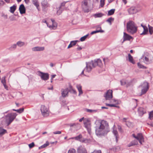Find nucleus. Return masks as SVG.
Instances as JSON below:
<instances>
[{
	"mask_svg": "<svg viewBox=\"0 0 153 153\" xmlns=\"http://www.w3.org/2000/svg\"><path fill=\"white\" fill-rule=\"evenodd\" d=\"M96 133L98 136L104 135L109 131L108 124L106 121L102 120L96 123Z\"/></svg>",
	"mask_w": 153,
	"mask_h": 153,
	"instance_id": "f257e3e1",
	"label": "nucleus"
},
{
	"mask_svg": "<svg viewBox=\"0 0 153 153\" xmlns=\"http://www.w3.org/2000/svg\"><path fill=\"white\" fill-rule=\"evenodd\" d=\"M86 66L84 70L82 71V74H83L84 71L89 73L91 71L93 68H94L97 66L101 67L102 65V61L100 59L95 60L94 61L92 60L90 62H86Z\"/></svg>",
	"mask_w": 153,
	"mask_h": 153,
	"instance_id": "f03ea898",
	"label": "nucleus"
},
{
	"mask_svg": "<svg viewBox=\"0 0 153 153\" xmlns=\"http://www.w3.org/2000/svg\"><path fill=\"white\" fill-rule=\"evenodd\" d=\"M126 27L127 31L131 34H133L137 31V27L134 23L132 21H129L127 23Z\"/></svg>",
	"mask_w": 153,
	"mask_h": 153,
	"instance_id": "7ed1b4c3",
	"label": "nucleus"
},
{
	"mask_svg": "<svg viewBox=\"0 0 153 153\" xmlns=\"http://www.w3.org/2000/svg\"><path fill=\"white\" fill-rule=\"evenodd\" d=\"M17 114L16 113H10L8 114L5 117V124L8 126L15 118Z\"/></svg>",
	"mask_w": 153,
	"mask_h": 153,
	"instance_id": "20e7f679",
	"label": "nucleus"
},
{
	"mask_svg": "<svg viewBox=\"0 0 153 153\" xmlns=\"http://www.w3.org/2000/svg\"><path fill=\"white\" fill-rule=\"evenodd\" d=\"M38 75L40 76L41 79L44 81H47L49 78V74L48 73H45L40 71L37 72Z\"/></svg>",
	"mask_w": 153,
	"mask_h": 153,
	"instance_id": "39448f33",
	"label": "nucleus"
},
{
	"mask_svg": "<svg viewBox=\"0 0 153 153\" xmlns=\"http://www.w3.org/2000/svg\"><path fill=\"white\" fill-rule=\"evenodd\" d=\"M132 136L138 140L140 144H142V142H144V138L141 133H138L137 136H136L134 134H133Z\"/></svg>",
	"mask_w": 153,
	"mask_h": 153,
	"instance_id": "423d86ee",
	"label": "nucleus"
},
{
	"mask_svg": "<svg viewBox=\"0 0 153 153\" xmlns=\"http://www.w3.org/2000/svg\"><path fill=\"white\" fill-rule=\"evenodd\" d=\"M40 110L42 115L44 116H47L49 115V111L48 109L45 106L42 105Z\"/></svg>",
	"mask_w": 153,
	"mask_h": 153,
	"instance_id": "0eeeda50",
	"label": "nucleus"
},
{
	"mask_svg": "<svg viewBox=\"0 0 153 153\" xmlns=\"http://www.w3.org/2000/svg\"><path fill=\"white\" fill-rule=\"evenodd\" d=\"M41 4L42 10L44 11H46L47 8L50 6V5L48 3L47 0H43L42 1Z\"/></svg>",
	"mask_w": 153,
	"mask_h": 153,
	"instance_id": "6e6552de",
	"label": "nucleus"
},
{
	"mask_svg": "<svg viewBox=\"0 0 153 153\" xmlns=\"http://www.w3.org/2000/svg\"><path fill=\"white\" fill-rule=\"evenodd\" d=\"M104 96L107 100L112 98L113 97L112 91L110 90H108Z\"/></svg>",
	"mask_w": 153,
	"mask_h": 153,
	"instance_id": "1a4fd4ad",
	"label": "nucleus"
},
{
	"mask_svg": "<svg viewBox=\"0 0 153 153\" xmlns=\"http://www.w3.org/2000/svg\"><path fill=\"white\" fill-rule=\"evenodd\" d=\"M123 40L122 43H123L125 41L127 40H130L131 39H133V37L129 35L125 32L123 33Z\"/></svg>",
	"mask_w": 153,
	"mask_h": 153,
	"instance_id": "9d476101",
	"label": "nucleus"
},
{
	"mask_svg": "<svg viewBox=\"0 0 153 153\" xmlns=\"http://www.w3.org/2000/svg\"><path fill=\"white\" fill-rule=\"evenodd\" d=\"M77 153H88L86 149L82 146H79L77 149Z\"/></svg>",
	"mask_w": 153,
	"mask_h": 153,
	"instance_id": "9b49d317",
	"label": "nucleus"
},
{
	"mask_svg": "<svg viewBox=\"0 0 153 153\" xmlns=\"http://www.w3.org/2000/svg\"><path fill=\"white\" fill-rule=\"evenodd\" d=\"M71 127H73L75 129L77 130L80 128V125L79 123H74L68 125Z\"/></svg>",
	"mask_w": 153,
	"mask_h": 153,
	"instance_id": "f8f14e48",
	"label": "nucleus"
},
{
	"mask_svg": "<svg viewBox=\"0 0 153 153\" xmlns=\"http://www.w3.org/2000/svg\"><path fill=\"white\" fill-rule=\"evenodd\" d=\"M19 10L21 14H24L26 12L25 8L23 4H21L19 8Z\"/></svg>",
	"mask_w": 153,
	"mask_h": 153,
	"instance_id": "ddd939ff",
	"label": "nucleus"
},
{
	"mask_svg": "<svg viewBox=\"0 0 153 153\" xmlns=\"http://www.w3.org/2000/svg\"><path fill=\"white\" fill-rule=\"evenodd\" d=\"M61 91V94L62 97H65L68 96V88H66L65 89H62Z\"/></svg>",
	"mask_w": 153,
	"mask_h": 153,
	"instance_id": "4468645a",
	"label": "nucleus"
},
{
	"mask_svg": "<svg viewBox=\"0 0 153 153\" xmlns=\"http://www.w3.org/2000/svg\"><path fill=\"white\" fill-rule=\"evenodd\" d=\"M45 49V48L44 47H35L32 48L33 51H43Z\"/></svg>",
	"mask_w": 153,
	"mask_h": 153,
	"instance_id": "2eb2a0df",
	"label": "nucleus"
},
{
	"mask_svg": "<svg viewBox=\"0 0 153 153\" xmlns=\"http://www.w3.org/2000/svg\"><path fill=\"white\" fill-rule=\"evenodd\" d=\"M128 12L129 14H131L136 13L137 11L135 7H131L128 10Z\"/></svg>",
	"mask_w": 153,
	"mask_h": 153,
	"instance_id": "dca6fc26",
	"label": "nucleus"
},
{
	"mask_svg": "<svg viewBox=\"0 0 153 153\" xmlns=\"http://www.w3.org/2000/svg\"><path fill=\"white\" fill-rule=\"evenodd\" d=\"M96 27H97V29H98V28H100V30H97L94 31L92 32L91 33V35H93L94 34H95V33H99V32L103 33L104 32V31L103 30H102L101 27L100 26H99V25L97 26Z\"/></svg>",
	"mask_w": 153,
	"mask_h": 153,
	"instance_id": "f3484780",
	"label": "nucleus"
},
{
	"mask_svg": "<svg viewBox=\"0 0 153 153\" xmlns=\"http://www.w3.org/2000/svg\"><path fill=\"white\" fill-rule=\"evenodd\" d=\"M32 2L33 4L36 7L38 10H39V3L38 2V0H32Z\"/></svg>",
	"mask_w": 153,
	"mask_h": 153,
	"instance_id": "a211bd4d",
	"label": "nucleus"
},
{
	"mask_svg": "<svg viewBox=\"0 0 153 153\" xmlns=\"http://www.w3.org/2000/svg\"><path fill=\"white\" fill-rule=\"evenodd\" d=\"M68 91L71 93L74 94H76L77 92L76 90L73 89L72 86L69 85V88H68Z\"/></svg>",
	"mask_w": 153,
	"mask_h": 153,
	"instance_id": "6ab92c4d",
	"label": "nucleus"
},
{
	"mask_svg": "<svg viewBox=\"0 0 153 153\" xmlns=\"http://www.w3.org/2000/svg\"><path fill=\"white\" fill-rule=\"evenodd\" d=\"M113 133L115 137L116 142H117L119 138V135L117 131L116 130H115L113 129Z\"/></svg>",
	"mask_w": 153,
	"mask_h": 153,
	"instance_id": "aec40b11",
	"label": "nucleus"
},
{
	"mask_svg": "<svg viewBox=\"0 0 153 153\" xmlns=\"http://www.w3.org/2000/svg\"><path fill=\"white\" fill-rule=\"evenodd\" d=\"M78 41V40H74L71 41L70 44L68 47V48H69L72 47L73 46L75 45Z\"/></svg>",
	"mask_w": 153,
	"mask_h": 153,
	"instance_id": "412c9836",
	"label": "nucleus"
},
{
	"mask_svg": "<svg viewBox=\"0 0 153 153\" xmlns=\"http://www.w3.org/2000/svg\"><path fill=\"white\" fill-rule=\"evenodd\" d=\"M76 87L79 92V96L83 93L82 89V86L79 84H77L76 85Z\"/></svg>",
	"mask_w": 153,
	"mask_h": 153,
	"instance_id": "4be33fe9",
	"label": "nucleus"
},
{
	"mask_svg": "<svg viewBox=\"0 0 153 153\" xmlns=\"http://www.w3.org/2000/svg\"><path fill=\"white\" fill-rule=\"evenodd\" d=\"M142 87V88H149V83L148 82H144L143 84L139 86Z\"/></svg>",
	"mask_w": 153,
	"mask_h": 153,
	"instance_id": "5701e85b",
	"label": "nucleus"
},
{
	"mask_svg": "<svg viewBox=\"0 0 153 153\" xmlns=\"http://www.w3.org/2000/svg\"><path fill=\"white\" fill-rule=\"evenodd\" d=\"M7 133L6 130L0 127V136L1 137Z\"/></svg>",
	"mask_w": 153,
	"mask_h": 153,
	"instance_id": "b1692460",
	"label": "nucleus"
},
{
	"mask_svg": "<svg viewBox=\"0 0 153 153\" xmlns=\"http://www.w3.org/2000/svg\"><path fill=\"white\" fill-rule=\"evenodd\" d=\"M138 144V142L136 140H134L131 142L128 145V147H130L131 146L137 145Z\"/></svg>",
	"mask_w": 153,
	"mask_h": 153,
	"instance_id": "393cba45",
	"label": "nucleus"
},
{
	"mask_svg": "<svg viewBox=\"0 0 153 153\" xmlns=\"http://www.w3.org/2000/svg\"><path fill=\"white\" fill-rule=\"evenodd\" d=\"M129 61L133 64L135 63L134 61L133 60V57L131 55L130 53L128 54Z\"/></svg>",
	"mask_w": 153,
	"mask_h": 153,
	"instance_id": "a878e982",
	"label": "nucleus"
},
{
	"mask_svg": "<svg viewBox=\"0 0 153 153\" xmlns=\"http://www.w3.org/2000/svg\"><path fill=\"white\" fill-rule=\"evenodd\" d=\"M49 144V143L48 141H46V143L44 144L43 145L39 147L38 148L39 149H42L48 146Z\"/></svg>",
	"mask_w": 153,
	"mask_h": 153,
	"instance_id": "bb28decb",
	"label": "nucleus"
},
{
	"mask_svg": "<svg viewBox=\"0 0 153 153\" xmlns=\"http://www.w3.org/2000/svg\"><path fill=\"white\" fill-rule=\"evenodd\" d=\"M138 111L139 114L141 115H143L146 112V111L142 108H139L138 109Z\"/></svg>",
	"mask_w": 153,
	"mask_h": 153,
	"instance_id": "cd10ccee",
	"label": "nucleus"
},
{
	"mask_svg": "<svg viewBox=\"0 0 153 153\" xmlns=\"http://www.w3.org/2000/svg\"><path fill=\"white\" fill-rule=\"evenodd\" d=\"M10 9V11L12 13H14L16 9V6L14 5L13 6L11 7Z\"/></svg>",
	"mask_w": 153,
	"mask_h": 153,
	"instance_id": "c85d7f7f",
	"label": "nucleus"
},
{
	"mask_svg": "<svg viewBox=\"0 0 153 153\" xmlns=\"http://www.w3.org/2000/svg\"><path fill=\"white\" fill-rule=\"evenodd\" d=\"M25 42H22L21 41H19L17 42L16 45L18 46L19 47H22L24 45H25Z\"/></svg>",
	"mask_w": 153,
	"mask_h": 153,
	"instance_id": "c756f323",
	"label": "nucleus"
},
{
	"mask_svg": "<svg viewBox=\"0 0 153 153\" xmlns=\"http://www.w3.org/2000/svg\"><path fill=\"white\" fill-rule=\"evenodd\" d=\"M144 30L143 33L140 34V35H146L148 33V30L147 27H143Z\"/></svg>",
	"mask_w": 153,
	"mask_h": 153,
	"instance_id": "7c9ffc66",
	"label": "nucleus"
},
{
	"mask_svg": "<svg viewBox=\"0 0 153 153\" xmlns=\"http://www.w3.org/2000/svg\"><path fill=\"white\" fill-rule=\"evenodd\" d=\"M115 11V9H113L109 10L107 14L108 16H111L113 15Z\"/></svg>",
	"mask_w": 153,
	"mask_h": 153,
	"instance_id": "2f4dec72",
	"label": "nucleus"
},
{
	"mask_svg": "<svg viewBox=\"0 0 153 153\" xmlns=\"http://www.w3.org/2000/svg\"><path fill=\"white\" fill-rule=\"evenodd\" d=\"M82 7L84 12L87 13L89 12V7L88 5L86 6H82Z\"/></svg>",
	"mask_w": 153,
	"mask_h": 153,
	"instance_id": "473e14b6",
	"label": "nucleus"
},
{
	"mask_svg": "<svg viewBox=\"0 0 153 153\" xmlns=\"http://www.w3.org/2000/svg\"><path fill=\"white\" fill-rule=\"evenodd\" d=\"M24 110V108H19V109H12V110L14 111H16L17 112L19 113H22L23 111Z\"/></svg>",
	"mask_w": 153,
	"mask_h": 153,
	"instance_id": "72a5a7b5",
	"label": "nucleus"
},
{
	"mask_svg": "<svg viewBox=\"0 0 153 153\" xmlns=\"http://www.w3.org/2000/svg\"><path fill=\"white\" fill-rule=\"evenodd\" d=\"M17 47L16 44H14L11 45V46L9 48V50L10 51H13Z\"/></svg>",
	"mask_w": 153,
	"mask_h": 153,
	"instance_id": "f704fd0d",
	"label": "nucleus"
},
{
	"mask_svg": "<svg viewBox=\"0 0 153 153\" xmlns=\"http://www.w3.org/2000/svg\"><path fill=\"white\" fill-rule=\"evenodd\" d=\"M82 135L81 134H80L79 135L75 137V139L80 141H82V140L80 139L82 138Z\"/></svg>",
	"mask_w": 153,
	"mask_h": 153,
	"instance_id": "c9c22d12",
	"label": "nucleus"
},
{
	"mask_svg": "<svg viewBox=\"0 0 153 153\" xmlns=\"http://www.w3.org/2000/svg\"><path fill=\"white\" fill-rule=\"evenodd\" d=\"M149 88H143L141 90V95L144 94L146 93Z\"/></svg>",
	"mask_w": 153,
	"mask_h": 153,
	"instance_id": "e433bc0d",
	"label": "nucleus"
},
{
	"mask_svg": "<svg viewBox=\"0 0 153 153\" xmlns=\"http://www.w3.org/2000/svg\"><path fill=\"white\" fill-rule=\"evenodd\" d=\"M97 110H91L88 109H86V111L89 113H95L97 112Z\"/></svg>",
	"mask_w": 153,
	"mask_h": 153,
	"instance_id": "4c0bfd02",
	"label": "nucleus"
},
{
	"mask_svg": "<svg viewBox=\"0 0 153 153\" xmlns=\"http://www.w3.org/2000/svg\"><path fill=\"white\" fill-rule=\"evenodd\" d=\"M137 65L138 67L140 68H143L144 69H146L147 68L144 66V65H142L141 64H140L139 63H137Z\"/></svg>",
	"mask_w": 153,
	"mask_h": 153,
	"instance_id": "58836bf2",
	"label": "nucleus"
},
{
	"mask_svg": "<svg viewBox=\"0 0 153 153\" xmlns=\"http://www.w3.org/2000/svg\"><path fill=\"white\" fill-rule=\"evenodd\" d=\"M149 31L150 34L152 35L153 33V27L150 26L149 25H148Z\"/></svg>",
	"mask_w": 153,
	"mask_h": 153,
	"instance_id": "ea45409f",
	"label": "nucleus"
},
{
	"mask_svg": "<svg viewBox=\"0 0 153 153\" xmlns=\"http://www.w3.org/2000/svg\"><path fill=\"white\" fill-rule=\"evenodd\" d=\"M59 10L57 11V14L58 15H59L62 13L63 9L62 8H60L59 7Z\"/></svg>",
	"mask_w": 153,
	"mask_h": 153,
	"instance_id": "a19ab883",
	"label": "nucleus"
},
{
	"mask_svg": "<svg viewBox=\"0 0 153 153\" xmlns=\"http://www.w3.org/2000/svg\"><path fill=\"white\" fill-rule=\"evenodd\" d=\"M88 35L89 34H88L81 37L80 39V41L82 42L85 41Z\"/></svg>",
	"mask_w": 153,
	"mask_h": 153,
	"instance_id": "79ce46f5",
	"label": "nucleus"
},
{
	"mask_svg": "<svg viewBox=\"0 0 153 153\" xmlns=\"http://www.w3.org/2000/svg\"><path fill=\"white\" fill-rule=\"evenodd\" d=\"M149 118L150 120L153 119V111L150 112L149 113Z\"/></svg>",
	"mask_w": 153,
	"mask_h": 153,
	"instance_id": "37998d69",
	"label": "nucleus"
},
{
	"mask_svg": "<svg viewBox=\"0 0 153 153\" xmlns=\"http://www.w3.org/2000/svg\"><path fill=\"white\" fill-rule=\"evenodd\" d=\"M95 17H102L103 16V14L102 13H96L94 15Z\"/></svg>",
	"mask_w": 153,
	"mask_h": 153,
	"instance_id": "c03bdc74",
	"label": "nucleus"
},
{
	"mask_svg": "<svg viewBox=\"0 0 153 153\" xmlns=\"http://www.w3.org/2000/svg\"><path fill=\"white\" fill-rule=\"evenodd\" d=\"M106 105L107 106H110L111 107H118L119 106H117L114 104H109L108 103H106Z\"/></svg>",
	"mask_w": 153,
	"mask_h": 153,
	"instance_id": "a18cd8bd",
	"label": "nucleus"
},
{
	"mask_svg": "<svg viewBox=\"0 0 153 153\" xmlns=\"http://www.w3.org/2000/svg\"><path fill=\"white\" fill-rule=\"evenodd\" d=\"M69 1H64L62 2L61 4L59 7L60 8H62V7L64 6L65 5V4Z\"/></svg>",
	"mask_w": 153,
	"mask_h": 153,
	"instance_id": "49530a36",
	"label": "nucleus"
},
{
	"mask_svg": "<svg viewBox=\"0 0 153 153\" xmlns=\"http://www.w3.org/2000/svg\"><path fill=\"white\" fill-rule=\"evenodd\" d=\"M114 19L112 18V17H111L109 18H108L106 21L107 22H108L109 23H110V25L111 24V21L112 20H114Z\"/></svg>",
	"mask_w": 153,
	"mask_h": 153,
	"instance_id": "de8ad7c7",
	"label": "nucleus"
},
{
	"mask_svg": "<svg viewBox=\"0 0 153 153\" xmlns=\"http://www.w3.org/2000/svg\"><path fill=\"white\" fill-rule=\"evenodd\" d=\"M76 150L74 149H70L68 151V153H75Z\"/></svg>",
	"mask_w": 153,
	"mask_h": 153,
	"instance_id": "09e8293b",
	"label": "nucleus"
},
{
	"mask_svg": "<svg viewBox=\"0 0 153 153\" xmlns=\"http://www.w3.org/2000/svg\"><path fill=\"white\" fill-rule=\"evenodd\" d=\"M5 77L4 76L2 78L1 82L3 84L6 83Z\"/></svg>",
	"mask_w": 153,
	"mask_h": 153,
	"instance_id": "8fccbe9b",
	"label": "nucleus"
},
{
	"mask_svg": "<svg viewBox=\"0 0 153 153\" xmlns=\"http://www.w3.org/2000/svg\"><path fill=\"white\" fill-rule=\"evenodd\" d=\"M89 121V120L88 119L86 120V121L85 120H84V124L85 125V127L86 128H88V125H87V122H88Z\"/></svg>",
	"mask_w": 153,
	"mask_h": 153,
	"instance_id": "3c124183",
	"label": "nucleus"
},
{
	"mask_svg": "<svg viewBox=\"0 0 153 153\" xmlns=\"http://www.w3.org/2000/svg\"><path fill=\"white\" fill-rule=\"evenodd\" d=\"M88 1L86 0H85L82 4V6H86L88 5Z\"/></svg>",
	"mask_w": 153,
	"mask_h": 153,
	"instance_id": "603ef678",
	"label": "nucleus"
},
{
	"mask_svg": "<svg viewBox=\"0 0 153 153\" xmlns=\"http://www.w3.org/2000/svg\"><path fill=\"white\" fill-rule=\"evenodd\" d=\"M120 82L121 83V85H125L126 84V82L124 79H123L122 80H120Z\"/></svg>",
	"mask_w": 153,
	"mask_h": 153,
	"instance_id": "864d4df0",
	"label": "nucleus"
},
{
	"mask_svg": "<svg viewBox=\"0 0 153 153\" xmlns=\"http://www.w3.org/2000/svg\"><path fill=\"white\" fill-rule=\"evenodd\" d=\"M28 146L29 148H32L34 146V143L33 142H32L31 143L29 144Z\"/></svg>",
	"mask_w": 153,
	"mask_h": 153,
	"instance_id": "5fc2aeb1",
	"label": "nucleus"
},
{
	"mask_svg": "<svg viewBox=\"0 0 153 153\" xmlns=\"http://www.w3.org/2000/svg\"><path fill=\"white\" fill-rule=\"evenodd\" d=\"M143 60L146 63H148L149 62V59L148 58L145 57Z\"/></svg>",
	"mask_w": 153,
	"mask_h": 153,
	"instance_id": "6e6d98bb",
	"label": "nucleus"
},
{
	"mask_svg": "<svg viewBox=\"0 0 153 153\" xmlns=\"http://www.w3.org/2000/svg\"><path fill=\"white\" fill-rule=\"evenodd\" d=\"M57 25V24L56 23L54 24L53 23L51 27L52 28V29H54L56 28Z\"/></svg>",
	"mask_w": 153,
	"mask_h": 153,
	"instance_id": "4d7b16f0",
	"label": "nucleus"
},
{
	"mask_svg": "<svg viewBox=\"0 0 153 153\" xmlns=\"http://www.w3.org/2000/svg\"><path fill=\"white\" fill-rule=\"evenodd\" d=\"M104 1L105 0H100V5L101 7L103 6L104 4Z\"/></svg>",
	"mask_w": 153,
	"mask_h": 153,
	"instance_id": "13d9d810",
	"label": "nucleus"
},
{
	"mask_svg": "<svg viewBox=\"0 0 153 153\" xmlns=\"http://www.w3.org/2000/svg\"><path fill=\"white\" fill-rule=\"evenodd\" d=\"M126 125L128 127H129L131 125V123L128 121H127L126 123Z\"/></svg>",
	"mask_w": 153,
	"mask_h": 153,
	"instance_id": "bf43d9fd",
	"label": "nucleus"
},
{
	"mask_svg": "<svg viewBox=\"0 0 153 153\" xmlns=\"http://www.w3.org/2000/svg\"><path fill=\"white\" fill-rule=\"evenodd\" d=\"M5 3V2L3 0H0V7L3 6Z\"/></svg>",
	"mask_w": 153,
	"mask_h": 153,
	"instance_id": "052dcab7",
	"label": "nucleus"
},
{
	"mask_svg": "<svg viewBox=\"0 0 153 153\" xmlns=\"http://www.w3.org/2000/svg\"><path fill=\"white\" fill-rule=\"evenodd\" d=\"M91 153H101V151L100 150H95L93 152Z\"/></svg>",
	"mask_w": 153,
	"mask_h": 153,
	"instance_id": "680f3d73",
	"label": "nucleus"
},
{
	"mask_svg": "<svg viewBox=\"0 0 153 153\" xmlns=\"http://www.w3.org/2000/svg\"><path fill=\"white\" fill-rule=\"evenodd\" d=\"M61 131H57L54 132L53 133L54 134H61Z\"/></svg>",
	"mask_w": 153,
	"mask_h": 153,
	"instance_id": "e2e57ef3",
	"label": "nucleus"
},
{
	"mask_svg": "<svg viewBox=\"0 0 153 153\" xmlns=\"http://www.w3.org/2000/svg\"><path fill=\"white\" fill-rule=\"evenodd\" d=\"M9 18L11 21H13L15 20V17L13 16H10L9 17Z\"/></svg>",
	"mask_w": 153,
	"mask_h": 153,
	"instance_id": "0e129e2a",
	"label": "nucleus"
},
{
	"mask_svg": "<svg viewBox=\"0 0 153 153\" xmlns=\"http://www.w3.org/2000/svg\"><path fill=\"white\" fill-rule=\"evenodd\" d=\"M118 129L119 131L120 132H122L123 131L121 127L120 126H118Z\"/></svg>",
	"mask_w": 153,
	"mask_h": 153,
	"instance_id": "69168bd1",
	"label": "nucleus"
},
{
	"mask_svg": "<svg viewBox=\"0 0 153 153\" xmlns=\"http://www.w3.org/2000/svg\"><path fill=\"white\" fill-rule=\"evenodd\" d=\"M128 119V118H124L122 120L123 122H127V121L126 120Z\"/></svg>",
	"mask_w": 153,
	"mask_h": 153,
	"instance_id": "338daca9",
	"label": "nucleus"
},
{
	"mask_svg": "<svg viewBox=\"0 0 153 153\" xmlns=\"http://www.w3.org/2000/svg\"><path fill=\"white\" fill-rule=\"evenodd\" d=\"M147 124L150 125L151 126L153 127V121L152 122H151L150 123H147Z\"/></svg>",
	"mask_w": 153,
	"mask_h": 153,
	"instance_id": "774afa93",
	"label": "nucleus"
}]
</instances>
